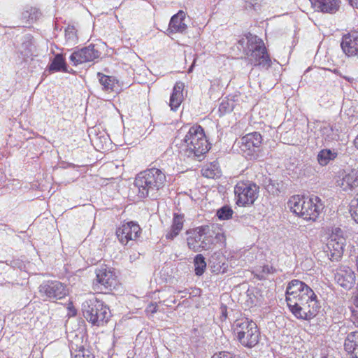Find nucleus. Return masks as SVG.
Segmentation results:
<instances>
[{"instance_id": "a18cd8bd", "label": "nucleus", "mask_w": 358, "mask_h": 358, "mask_svg": "<svg viewBox=\"0 0 358 358\" xmlns=\"http://www.w3.org/2000/svg\"><path fill=\"white\" fill-rule=\"evenodd\" d=\"M350 5L358 8V0H348Z\"/></svg>"}, {"instance_id": "5fc2aeb1", "label": "nucleus", "mask_w": 358, "mask_h": 358, "mask_svg": "<svg viewBox=\"0 0 358 358\" xmlns=\"http://www.w3.org/2000/svg\"><path fill=\"white\" fill-rule=\"evenodd\" d=\"M355 324H356V323L357 324V327H358V320H357V321H356V322H355Z\"/></svg>"}, {"instance_id": "864d4df0", "label": "nucleus", "mask_w": 358, "mask_h": 358, "mask_svg": "<svg viewBox=\"0 0 358 358\" xmlns=\"http://www.w3.org/2000/svg\"><path fill=\"white\" fill-rule=\"evenodd\" d=\"M36 14H37V15H41V13H38V11H36Z\"/></svg>"}, {"instance_id": "72a5a7b5", "label": "nucleus", "mask_w": 358, "mask_h": 358, "mask_svg": "<svg viewBox=\"0 0 358 358\" xmlns=\"http://www.w3.org/2000/svg\"><path fill=\"white\" fill-rule=\"evenodd\" d=\"M233 213L234 212L232 209L229 206H224L220 208L219 210H217V216L220 220H229L231 218Z\"/></svg>"}, {"instance_id": "473e14b6", "label": "nucleus", "mask_w": 358, "mask_h": 358, "mask_svg": "<svg viewBox=\"0 0 358 358\" xmlns=\"http://www.w3.org/2000/svg\"><path fill=\"white\" fill-rule=\"evenodd\" d=\"M292 198L295 201H306V200H308V201H310V202L321 201L320 199L318 196H317L313 194H310V192H301L300 194L294 195L292 196Z\"/></svg>"}, {"instance_id": "f3484780", "label": "nucleus", "mask_w": 358, "mask_h": 358, "mask_svg": "<svg viewBox=\"0 0 358 358\" xmlns=\"http://www.w3.org/2000/svg\"><path fill=\"white\" fill-rule=\"evenodd\" d=\"M313 6L318 11L324 13L334 14L340 8L339 0H310Z\"/></svg>"}, {"instance_id": "4be33fe9", "label": "nucleus", "mask_w": 358, "mask_h": 358, "mask_svg": "<svg viewBox=\"0 0 358 358\" xmlns=\"http://www.w3.org/2000/svg\"><path fill=\"white\" fill-rule=\"evenodd\" d=\"M213 227L208 225L199 227V233H201L202 241L201 243V250H209L212 245L215 244V231L213 229Z\"/></svg>"}, {"instance_id": "423d86ee", "label": "nucleus", "mask_w": 358, "mask_h": 358, "mask_svg": "<svg viewBox=\"0 0 358 358\" xmlns=\"http://www.w3.org/2000/svg\"><path fill=\"white\" fill-rule=\"evenodd\" d=\"M38 293L44 300L55 301L64 299L69 290L66 285L58 280H46L39 285Z\"/></svg>"}, {"instance_id": "0eeeda50", "label": "nucleus", "mask_w": 358, "mask_h": 358, "mask_svg": "<svg viewBox=\"0 0 358 358\" xmlns=\"http://www.w3.org/2000/svg\"><path fill=\"white\" fill-rule=\"evenodd\" d=\"M288 207L296 215L307 220H315L322 209L323 203H287Z\"/></svg>"}, {"instance_id": "c03bdc74", "label": "nucleus", "mask_w": 358, "mask_h": 358, "mask_svg": "<svg viewBox=\"0 0 358 358\" xmlns=\"http://www.w3.org/2000/svg\"><path fill=\"white\" fill-rule=\"evenodd\" d=\"M157 305L155 303H152L148 307V311H150L152 313H155L157 312Z\"/></svg>"}, {"instance_id": "2f4dec72", "label": "nucleus", "mask_w": 358, "mask_h": 358, "mask_svg": "<svg viewBox=\"0 0 358 358\" xmlns=\"http://www.w3.org/2000/svg\"><path fill=\"white\" fill-rule=\"evenodd\" d=\"M194 264L195 274L196 275H201L204 273L206 268L205 257L201 254L197 255L194 257Z\"/></svg>"}, {"instance_id": "603ef678", "label": "nucleus", "mask_w": 358, "mask_h": 358, "mask_svg": "<svg viewBox=\"0 0 358 358\" xmlns=\"http://www.w3.org/2000/svg\"><path fill=\"white\" fill-rule=\"evenodd\" d=\"M248 203H242V204H243L242 206H245V204H248ZM250 203H251V204H253V202H251Z\"/></svg>"}, {"instance_id": "bb28decb", "label": "nucleus", "mask_w": 358, "mask_h": 358, "mask_svg": "<svg viewBox=\"0 0 358 358\" xmlns=\"http://www.w3.org/2000/svg\"><path fill=\"white\" fill-rule=\"evenodd\" d=\"M199 227H197L192 232H187V234H191V236L187 238V245L188 248L194 252H199L201 250V233H199Z\"/></svg>"}, {"instance_id": "c85d7f7f", "label": "nucleus", "mask_w": 358, "mask_h": 358, "mask_svg": "<svg viewBox=\"0 0 358 358\" xmlns=\"http://www.w3.org/2000/svg\"><path fill=\"white\" fill-rule=\"evenodd\" d=\"M337 153L329 149L322 150L317 155V161L322 166H326L331 160L336 158Z\"/></svg>"}, {"instance_id": "09e8293b", "label": "nucleus", "mask_w": 358, "mask_h": 358, "mask_svg": "<svg viewBox=\"0 0 358 358\" xmlns=\"http://www.w3.org/2000/svg\"><path fill=\"white\" fill-rule=\"evenodd\" d=\"M244 43H245V41L244 39H241L238 41V43L241 46V47H243V45H244Z\"/></svg>"}, {"instance_id": "1a4fd4ad", "label": "nucleus", "mask_w": 358, "mask_h": 358, "mask_svg": "<svg viewBox=\"0 0 358 358\" xmlns=\"http://www.w3.org/2000/svg\"><path fill=\"white\" fill-rule=\"evenodd\" d=\"M259 187L250 181H241L234 187L236 201H255L258 198Z\"/></svg>"}, {"instance_id": "c756f323", "label": "nucleus", "mask_w": 358, "mask_h": 358, "mask_svg": "<svg viewBox=\"0 0 358 358\" xmlns=\"http://www.w3.org/2000/svg\"><path fill=\"white\" fill-rule=\"evenodd\" d=\"M97 76L99 79V83L103 87V90L106 91L113 90L115 86V80L113 78L101 73H98Z\"/></svg>"}, {"instance_id": "4468645a", "label": "nucleus", "mask_w": 358, "mask_h": 358, "mask_svg": "<svg viewBox=\"0 0 358 358\" xmlns=\"http://www.w3.org/2000/svg\"><path fill=\"white\" fill-rule=\"evenodd\" d=\"M141 229L139 225L134 222L124 224L116 231V235L122 244H127L129 240H135L140 236Z\"/></svg>"}, {"instance_id": "ddd939ff", "label": "nucleus", "mask_w": 358, "mask_h": 358, "mask_svg": "<svg viewBox=\"0 0 358 358\" xmlns=\"http://www.w3.org/2000/svg\"><path fill=\"white\" fill-rule=\"evenodd\" d=\"M100 51L94 45H90L80 50L75 51L70 57L71 61L75 64L93 61L100 57Z\"/></svg>"}, {"instance_id": "412c9836", "label": "nucleus", "mask_w": 358, "mask_h": 358, "mask_svg": "<svg viewBox=\"0 0 358 358\" xmlns=\"http://www.w3.org/2000/svg\"><path fill=\"white\" fill-rule=\"evenodd\" d=\"M310 301H317V296L311 288L306 289L301 295L289 297L287 306L289 308L299 306L300 303L308 304Z\"/></svg>"}, {"instance_id": "a19ab883", "label": "nucleus", "mask_w": 358, "mask_h": 358, "mask_svg": "<svg viewBox=\"0 0 358 358\" xmlns=\"http://www.w3.org/2000/svg\"><path fill=\"white\" fill-rule=\"evenodd\" d=\"M220 309L222 317L224 319H226L227 317V306L222 304Z\"/></svg>"}, {"instance_id": "4c0bfd02", "label": "nucleus", "mask_w": 358, "mask_h": 358, "mask_svg": "<svg viewBox=\"0 0 358 358\" xmlns=\"http://www.w3.org/2000/svg\"><path fill=\"white\" fill-rule=\"evenodd\" d=\"M212 358H236V357L229 352L223 351L214 354Z\"/></svg>"}, {"instance_id": "9d476101", "label": "nucleus", "mask_w": 358, "mask_h": 358, "mask_svg": "<svg viewBox=\"0 0 358 358\" xmlns=\"http://www.w3.org/2000/svg\"><path fill=\"white\" fill-rule=\"evenodd\" d=\"M334 272L335 281L345 289L349 290L355 285L356 274L349 266L341 265Z\"/></svg>"}, {"instance_id": "c9c22d12", "label": "nucleus", "mask_w": 358, "mask_h": 358, "mask_svg": "<svg viewBox=\"0 0 358 358\" xmlns=\"http://www.w3.org/2000/svg\"><path fill=\"white\" fill-rule=\"evenodd\" d=\"M65 37L68 41L74 42L77 39L76 29L73 27H68L65 30Z\"/></svg>"}, {"instance_id": "ea45409f", "label": "nucleus", "mask_w": 358, "mask_h": 358, "mask_svg": "<svg viewBox=\"0 0 358 358\" xmlns=\"http://www.w3.org/2000/svg\"><path fill=\"white\" fill-rule=\"evenodd\" d=\"M213 239H215V244L217 243H224L225 241V236L223 233L215 232Z\"/></svg>"}, {"instance_id": "de8ad7c7", "label": "nucleus", "mask_w": 358, "mask_h": 358, "mask_svg": "<svg viewBox=\"0 0 358 358\" xmlns=\"http://www.w3.org/2000/svg\"><path fill=\"white\" fill-rule=\"evenodd\" d=\"M354 145L358 149V135L357 136V137L354 140Z\"/></svg>"}, {"instance_id": "f704fd0d", "label": "nucleus", "mask_w": 358, "mask_h": 358, "mask_svg": "<svg viewBox=\"0 0 358 358\" xmlns=\"http://www.w3.org/2000/svg\"><path fill=\"white\" fill-rule=\"evenodd\" d=\"M280 184L278 182H276L273 180H271L269 179L268 183L266 185V190L273 195L278 194L280 192L279 189Z\"/></svg>"}, {"instance_id": "20e7f679", "label": "nucleus", "mask_w": 358, "mask_h": 358, "mask_svg": "<svg viewBox=\"0 0 358 358\" xmlns=\"http://www.w3.org/2000/svg\"><path fill=\"white\" fill-rule=\"evenodd\" d=\"M234 332L238 341L245 347L251 348L259 343L260 333L257 326L255 322L247 318L234 322Z\"/></svg>"}, {"instance_id": "aec40b11", "label": "nucleus", "mask_w": 358, "mask_h": 358, "mask_svg": "<svg viewBox=\"0 0 358 358\" xmlns=\"http://www.w3.org/2000/svg\"><path fill=\"white\" fill-rule=\"evenodd\" d=\"M344 350L348 358H358V331L348 335L344 343Z\"/></svg>"}, {"instance_id": "6ab92c4d", "label": "nucleus", "mask_w": 358, "mask_h": 358, "mask_svg": "<svg viewBox=\"0 0 358 358\" xmlns=\"http://www.w3.org/2000/svg\"><path fill=\"white\" fill-rule=\"evenodd\" d=\"M337 182L343 191L352 190L358 187V171L352 169L348 173L344 172Z\"/></svg>"}, {"instance_id": "5701e85b", "label": "nucleus", "mask_w": 358, "mask_h": 358, "mask_svg": "<svg viewBox=\"0 0 358 358\" xmlns=\"http://www.w3.org/2000/svg\"><path fill=\"white\" fill-rule=\"evenodd\" d=\"M310 288L303 282L300 281L299 280H291L286 289V301L288 303V300L289 297L298 296V295H301L303 292H305L306 289Z\"/></svg>"}, {"instance_id": "49530a36", "label": "nucleus", "mask_w": 358, "mask_h": 358, "mask_svg": "<svg viewBox=\"0 0 358 358\" xmlns=\"http://www.w3.org/2000/svg\"><path fill=\"white\" fill-rule=\"evenodd\" d=\"M263 271L266 272L267 273H271L270 268L268 266H264V268H263Z\"/></svg>"}, {"instance_id": "3c124183", "label": "nucleus", "mask_w": 358, "mask_h": 358, "mask_svg": "<svg viewBox=\"0 0 358 358\" xmlns=\"http://www.w3.org/2000/svg\"><path fill=\"white\" fill-rule=\"evenodd\" d=\"M192 69H193V64L189 67V72H191L192 71Z\"/></svg>"}, {"instance_id": "79ce46f5", "label": "nucleus", "mask_w": 358, "mask_h": 358, "mask_svg": "<svg viewBox=\"0 0 358 358\" xmlns=\"http://www.w3.org/2000/svg\"><path fill=\"white\" fill-rule=\"evenodd\" d=\"M331 236H334V238H336L338 239V237H343V231L340 228H336Z\"/></svg>"}, {"instance_id": "8fccbe9b", "label": "nucleus", "mask_w": 358, "mask_h": 358, "mask_svg": "<svg viewBox=\"0 0 358 358\" xmlns=\"http://www.w3.org/2000/svg\"><path fill=\"white\" fill-rule=\"evenodd\" d=\"M345 80L350 81V82H352L354 80V79L352 78H350V77H346V76H344L343 77Z\"/></svg>"}, {"instance_id": "f257e3e1", "label": "nucleus", "mask_w": 358, "mask_h": 358, "mask_svg": "<svg viewBox=\"0 0 358 358\" xmlns=\"http://www.w3.org/2000/svg\"><path fill=\"white\" fill-rule=\"evenodd\" d=\"M166 182L165 174L158 169L152 168L140 172L135 178L134 185L142 199H157Z\"/></svg>"}, {"instance_id": "7ed1b4c3", "label": "nucleus", "mask_w": 358, "mask_h": 358, "mask_svg": "<svg viewBox=\"0 0 358 358\" xmlns=\"http://www.w3.org/2000/svg\"><path fill=\"white\" fill-rule=\"evenodd\" d=\"M82 312L88 322L97 327L106 324L111 317L108 306L94 296L83 303Z\"/></svg>"}, {"instance_id": "2eb2a0df", "label": "nucleus", "mask_w": 358, "mask_h": 358, "mask_svg": "<svg viewBox=\"0 0 358 358\" xmlns=\"http://www.w3.org/2000/svg\"><path fill=\"white\" fill-rule=\"evenodd\" d=\"M343 52L348 56L358 54V32H352L343 36L341 42Z\"/></svg>"}, {"instance_id": "6e6552de", "label": "nucleus", "mask_w": 358, "mask_h": 358, "mask_svg": "<svg viewBox=\"0 0 358 358\" xmlns=\"http://www.w3.org/2000/svg\"><path fill=\"white\" fill-rule=\"evenodd\" d=\"M96 283L94 286L101 292L111 290L116 285V278L113 271L106 265H101L96 269Z\"/></svg>"}, {"instance_id": "7c9ffc66", "label": "nucleus", "mask_w": 358, "mask_h": 358, "mask_svg": "<svg viewBox=\"0 0 358 358\" xmlns=\"http://www.w3.org/2000/svg\"><path fill=\"white\" fill-rule=\"evenodd\" d=\"M50 71H66V66H65V60L62 55L57 54L53 60L52 61V63L49 68Z\"/></svg>"}, {"instance_id": "e433bc0d", "label": "nucleus", "mask_w": 358, "mask_h": 358, "mask_svg": "<svg viewBox=\"0 0 358 358\" xmlns=\"http://www.w3.org/2000/svg\"><path fill=\"white\" fill-rule=\"evenodd\" d=\"M74 358H94L90 352L85 348H80L75 355Z\"/></svg>"}, {"instance_id": "58836bf2", "label": "nucleus", "mask_w": 358, "mask_h": 358, "mask_svg": "<svg viewBox=\"0 0 358 358\" xmlns=\"http://www.w3.org/2000/svg\"><path fill=\"white\" fill-rule=\"evenodd\" d=\"M350 212L353 220L358 223V203L355 206H351Z\"/></svg>"}, {"instance_id": "6e6d98bb", "label": "nucleus", "mask_w": 358, "mask_h": 358, "mask_svg": "<svg viewBox=\"0 0 358 358\" xmlns=\"http://www.w3.org/2000/svg\"><path fill=\"white\" fill-rule=\"evenodd\" d=\"M323 358H327V357H323Z\"/></svg>"}, {"instance_id": "b1692460", "label": "nucleus", "mask_w": 358, "mask_h": 358, "mask_svg": "<svg viewBox=\"0 0 358 358\" xmlns=\"http://www.w3.org/2000/svg\"><path fill=\"white\" fill-rule=\"evenodd\" d=\"M184 215L178 213H173V223L165 237L166 239L173 240L181 231L183 227Z\"/></svg>"}, {"instance_id": "39448f33", "label": "nucleus", "mask_w": 358, "mask_h": 358, "mask_svg": "<svg viewBox=\"0 0 358 358\" xmlns=\"http://www.w3.org/2000/svg\"><path fill=\"white\" fill-rule=\"evenodd\" d=\"M248 49V54L250 62L254 66H258L268 69L271 65V60L267 53L263 41L257 36L249 34L247 36Z\"/></svg>"}, {"instance_id": "37998d69", "label": "nucleus", "mask_w": 358, "mask_h": 358, "mask_svg": "<svg viewBox=\"0 0 358 358\" xmlns=\"http://www.w3.org/2000/svg\"><path fill=\"white\" fill-rule=\"evenodd\" d=\"M160 303H162L163 305L167 306V307H171L172 306V304H175L176 303V301L175 299H172V300H164L163 301H161Z\"/></svg>"}, {"instance_id": "f03ea898", "label": "nucleus", "mask_w": 358, "mask_h": 358, "mask_svg": "<svg viewBox=\"0 0 358 358\" xmlns=\"http://www.w3.org/2000/svg\"><path fill=\"white\" fill-rule=\"evenodd\" d=\"M184 152L188 157H199L209 150V145L203 128L194 125L189 128L183 139Z\"/></svg>"}, {"instance_id": "393cba45", "label": "nucleus", "mask_w": 358, "mask_h": 358, "mask_svg": "<svg viewBox=\"0 0 358 358\" xmlns=\"http://www.w3.org/2000/svg\"><path fill=\"white\" fill-rule=\"evenodd\" d=\"M183 88L184 84L182 82H178L174 85L169 102L172 110H176L180 106L183 99Z\"/></svg>"}, {"instance_id": "cd10ccee", "label": "nucleus", "mask_w": 358, "mask_h": 358, "mask_svg": "<svg viewBox=\"0 0 358 358\" xmlns=\"http://www.w3.org/2000/svg\"><path fill=\"white\" fill-rule=\"evenodd\" d=\"M203 176L208 178H217L221 176V170L217 162H211L204 166L201 169Z\"/></svg>"}, {"instance_id": "f8f14e48", "label": "nucleus", "mask_w": 358, "mask_h": 358, "mask_svg": "<svg viewBox=\"0 0 358 358\" xmlns=\"http://www.w3.org/2000/svg\"><path fill=\"white\" fill-rule=\"evenodd\" d=\"M308 303V304L301 303L299 306L291 308L289 310L298 319L310 320L317 315L320 306L318 301H310Z\"/></svg>"}, {"instance_id": "dca6fc26", "label": "nucleus", "mask_w": 358, "mask_h": 358, "mask_svg": "<svg viewBox=\"0 0 358 358\" xmlns=\"http://www.w3.org/2000/svg\"><path fill=\"white\" fill-rule=\"evenodd\" d=\"M345 239L343 237L334 238L331 236L327 246L329 250L330 259L332 261H338L342 257L344 251Z\"/></svg>"}, {"instance_id": "a211bd4d", "label": "nucleus", "mask_w": 358, "mask_h": 358, "mask_svg": "<svg viewBox=\"0 0 358 358\" xmlns=\"http://www.w3.org/2000/svg\"><path fill=\"white\" fill-rule=\"evenodd\" d=\"M185 16V13L182 10H179L176 15H174L170 20L167 30L169 34L185 33L187 29V26L184 22Z\"/></svg>"}, {"instance_id": "a878e982", "label": "nucleus", "mask_w": 358, "mask_h": 358, "mask_svg": "<svg viewBox=\"0 0 358 358\" xmlns=\"http://www.w3.org/2000/svg\"><path fill=\"white\" fill-rule=\"evenodd\" d=\"M320 131L325 141L331 142L339 139V131L336 127L328 123H322Z\"/></svg>"}, {"instance_id": "9b49d317", "label": "nucleus", "mask_w": 358, "mask_h": 358, "mask_svg": "<svg viewBox=\"0 0 358 358\" xmlns=\"http://www.w3.org/2000/svg\"><path fill=\"white\" fill-rule=\"evenodd\" d=\"M262 138L259 133L253 132L244 136L241 139V150L247 156H252L262 145Z\"/></svg>"}]
</instances>
